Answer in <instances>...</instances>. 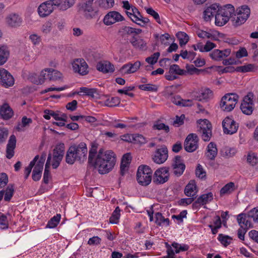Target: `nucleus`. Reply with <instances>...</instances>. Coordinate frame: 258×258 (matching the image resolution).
<instances>
[{
    "mask_svg": "<svg viewBox=\"0 0 258 258\" xmlns=\"http://www.w3.org/2000/svg\"><path fill=\"white\" fill-rule=\"evenodd\" d=\"M14 192V187L12 184H9L5 190L4 200L9 202L13 196Z\"/></svg>",
    "mask_w": 258,
    "mask_h": 258,
    "instance_id": "nucleus-41",
    "label": "nucleus"
},
{
    "mask_svg": "<svg viewBox=\"0 0 258 258\" xmlns=\"http://www.w3.org/2000/svg\"><path fill=\"white\" fill-rule=\"evenodd\" d=\"M249 218H251L249 216L248 213L247 214L241 213L238 215L237 216V221L240 227H247V228L252 227V224L249 221Z\"/></svg>",
    "mask_w": 258,
    "mask_h": 258,
    "instance_id": "nucleus-20",
    "label": "nucleus"
},
{
    "mask_svg": "<svg viewBox=\"0 0 258 258\" xmlns=\"http://www.w3.org/2000/svg\"><path fill=\"white\" fill-rule=\"evenodd\" d=\"M50 68L45 69L42 70L38 78L33 81L34 84L36 85H41L45 82L47 79L49 80Z\"/></svg>",
    "mask_w": 258,
    "mask_h": 258,
    "instance_id": "nucleus-26",
    "label": "nucleus"
},
{
    "mask_svg": "<svg viewBox=\"0 0 258 258\" xmlns=\"http://www.w3.org/2000/svg\"><path fill=\"white\" fill-rule=\"evenodd\" d=\"M0 225L2 229H6L8 228V223L7 217L4 214L0 215Z\"/></svg>",
    "mask_w": 258,
    "mask_h": 258,
    "instance_id": "nucleus-58",
    "label": "nucleus"
},
{
    "mask_svg": "<svg viewBox=\"0 0 258 258\" xmlns=\"http://www.w3.org/2000/svg\"><path fill=\"white\" fill-rule=\"evenodd\" d=\"M120 209L119 207H116L109 218V222L111 224H117L120 217Z\"/></svg>",
    "mask_w": 258,
    "mask_h": 258,
    "instance_id": "nucleus-42",
    "label": "nucleus"
},
{
    "mask_svg": "<svg viewBox=\"0 0 258 258\" xmlns=\"http://www.w3.org/2000/svg\"><path fill=\"white\" fill-rule=\"evenodd\" d=\"M153 130L163 131L165 133H168L170 131L169 127L168 125L162 123L161 120H157L154 121L152 126Z\"/></svg>",
    "mask_w": 258,
    "mask_h": 258,
    "instance_id": "nucleus-31",
    "label": "nucleus"
},
{
    "mask_svg": "<svg viewBox=\"0 0 258 258\" xmlns=\"http://www.w3.org/2000/svg\"><path fill=\"white\" fill-rule=\"evenodd\" d=\"M60 218L61 215L60 214H57L48 221L46 225V228L51 229L55 228L59 223Z\"/></svg>",
    "mask_w": 258,
    "mask_h": 258,
    "instance_id": "nucleus-36",
    "label": "nucleus"
},
{
    "mask_svg": "<svg viewBox=\"0 0 258 258\" xmlns=\"http://www.w3.org/2000/svg\"><path fill=\"white\" fill-rule=\"evenodd\" d=\"M146 142V138L143 135L138 134H134L133 143L144 144Z\"/></svg>",
    "mask_w": 258,
    "mask_h": 258,
    "instance_id": "nucleus-55",
    "label": "nucleus"
},
{
    "mask_svg": "<svg viewBox=\"0 0 258 258\" xmlns=\"http://www.w3.org/2000/svg\"><path fill=\"white\" fill-rule=\"evenodd\" d=\"M155 223L158 226H161V224H164L166 226H169L170 220L168 218H165L160 212L155 213Z\"/></svg>",
    "mask_w": 258,
    "mask_h": 258,
    "instance_id": "nucleus-35",
    "label": "nucleus"
},
{
    "mask_svg": "<svg viewBox=\"0 0 258 258\" xmlns=\"http://www.w3.org/2000/svg\"><path fill=\"white\" fill-rule=\"evenodd\" d=\"M73 70L75 73L84 76L89 73L90 69L89 66H73Z\"/></svg>",
    "mask_w": 258,
    "mask_h": 258,
    "instance_id": "nucleus-34",
    "label": "nucleus"
},
{
    "mask_svg": "<svg viewBox=\"0 0 258 258\" xmlns=\"http://www.w3.org/2000/svg\"><path fill=\"white\" fill-rule=\"evenodd\" d=\"M239 96L236 93H227L222 97L220 106L221 109L224 111H232L237 104Z\"/></svg>",
    "mask_w": 258,
    "mask_h": 258,
    "instance_id": "nucleus-5",
    "label": "nucleus"
},
{
    "mask_svg": "<svg viewBox=\"0 0 258 258\" xmlns=\"http://www.w3.org/2000/svg\"><path fill=\"white\" fill-rule=\"evenodd\" d=\"M52 24L51 22L48 21L44 24L42 27V31L44 34H48L50 33L52 29Z\"/></svg>",
    "mask_w": 258,
    "mask_h": 258,
    "instance_id": "nucleus-62",
    "label": "nucleus"
},
{
    "mask_svg": "<svg viewBox=\"0 0 258 258\" xmlns=\"http://www.w3.org/2000/svg\"><path fill=\"white\" fill-rule=\"evenodd\" d=\"M234 190V183L230 182L225 185L220 190V195L229 194Z\"/></svg>",
    "mask_w": 258,
    "mask_h": 258,
    "instance_id": "nucleus-39",
    "label": "nucleus"
},
{
    "mask_svg": "<svg viewBox=\"0 0 258 258\" xmlns=\"http://www.w3.org/2000/svg\"><path fill=\"white\" fill-rule=\"evenodd\" d=\"M122 20H123V17L120 13L116 11H111L105 16L103 22L105 25L108 26Z\"/></svg>",
    "mask_w": 258,
    "mask_h": 258,
    "instance_id": "nucleus-18",
    "label": "nucleus"
},
{
    "mask_svg": "<svg viewBox=\"0 0 258 258\" xmlns=\"http://www.w3.org/2000/svg\"><path fill=\"white\" fill-rule=\"evenodd\" d=\"M169 167H163L157 169L153 176V182L161 184L166 182L169 178Z\"/></svg>",
    "mask_w": 258,
    "mask_h": 258,
    "instance_id": "nucleus-9",
    "label": "nucleus"
},
{
    "mask_svg": "<svg viewBox=\"0 0 258 258\" xmlns=\"http://www.w3.org/2000/svg\"><path fill=\"white\" fill-rule=\"evenodd\" d=\"M199 124L198 131L202 134V138L205 142L209 141L212 137V124L206 119H200L197 121Z\"/></svg>",
    "mask_w": 258,
    "mask_h": 258,
    "instance_id": "nucleus-8",
    "label": "nucleus"
},
{
    "mask_svg": "<svg viewBox=\"0 0 258 258\" xmlns=\"http://www.w3.org/2000/svg\"><path fill=\"white\" fill-rule=\"evenodd\" d=\"M218 12V5L214 4L208 7L204 12V19L206 21H210L211 18L217 15Z\"/></svg>",
    "mask_w": 258,
    "mask_h": 258,
    "instance_id": "nucleus-23",
    "label": "nucleus"
},
{
    "mask_svg": "<svg viewBox=\"0 0 258 258\" xmlns=\"http://www.w3.org/2000/svg\"><path fill=\"white\" fill-rule=\"evenodd\" d=\"M235 57L238 59L243 57L247 56L248 55L247 51L245 47H240L239 49L236 52L233 53Z\"/></svg>",
    "mask_w": 258,
    "mask_h": 258,
    "instance_id": "nucleus-53",
    "label": "nucleus"
},
{
    "mask_svg": "<svg viewBox=\"0 0 258 258\" xmlns=\"http://www.w3.org/2000/svg\"><path fill=\"white\" fill-rule=\"evenodd\" d=\"M153 171L147 165L139 166L137 172V180L139 184L142 186H147L151 182Z\"/></svg>",
    "mask_w": 258,
    "mask_h": 258,
    "instance_id": "nucleus-4",
    "label": "nucleus"
},
{
    "mask_svg": "<svg viewBox=\"0 0 258 258\" xmlns=\"http://www.w3.org/2000/svg\"><path fill=\"white\" fill-rule=\"evenodd\" d=\"M0 115L3 119L7 120L14 115V111L8 103H4L0 108Z\"/></svg>",
    "mask_w": 258,
    "mask_h": 258,
    "instance_id": "nucleus-22",
    "label": "nucleus"
},
{
    "mask_svg": "<svg viewBox=\"0 0 258 258\" xmlns=\"http://www.w3.org/2000/svg\"><path fill=\"white\" fill-rule=\"evenodd\" d=\"M87 153L88 149L85 143L74 144L69 147L67 152L66 162L71 165L76 161L80 163H84L87 160Z\"/></svg>",
    "mask_w": 258,
    "mask_h": 258,
    "instance_id": "nucleus-2",
    "label": "nucleus"
},
{
    "mask_svg": "<svg viewBox=\"0 0 258 258\" xmlns=\"http://www.w3.org/2000/svg\"><path fill=\"white\" fill-rule=\"evenodd\" d=\"M52 5L47 2L41 4L38 8V13L41 17H45L50 15L53 11Z\"/></svg>",
    "mask_w": 258,
    "mask_h": 258,
    "instance_id": "nucleus-21",
    "label": "nucleus"
},
{
    "mask_svg": "<svg viewBox=\"0 0 258 258\" xmlns=\"http://www.w3.org/2000/svg\"><path fill=\"white\" fill-rule=\"evenodd\" d=\"M80 90V92L83 93L82 95L88 96L92 98H98L99 97L97 89L81 87Z\"/></svg>",
    "mask_w": 258,
    "mask_h": 258,
    "instance_id": "nucleus-28",
    "label": "nucleus"
},
{
    "mask_svg": "<svg viewBox=\"0 0 258 258\" xmlns=\"http://www.w3.org/2000/svg\"><path fill=\"white\" fill-rule=\"evenodd\" d=\"M190 66H186V70L180 69L179 66H170L169 71L165 74V78L169 81L174 80L177 78L178 75H182L186 73L190 75L200 74L208 72L209 70H213L217 72L220 75L237 72L246 73L254 72L258 71V66H240L236 68L232 66H227L223 67V66H211L206 69H198L195 67L189 68Z\"/></svg>",
    "mask_w": 258,
    "mask_h": 258,
    "instance_id": "nucleus-1",
    "label": "nucleus"
},
{
    "mask_svg": "<svg viewBox=\"0 0 258 258\" xmlns=\"http://www.w3.org/2000/svg\"><path fill=\"white\" fill-rule=\"evenodd\" d=\"M218 10L222 13L223 15H225L226 17H228V19H231L232 20V17L235 12V9L234 7L230 4H228L223 6V7H220L218 5Z\"/></svg>",
    "mask_w": 258,
    "mask_h": 258,
    "instance_id": "nucleus-24",
    "label": "nucleus"
},
{
    "mask_svg": "<svg viewBox=\"0 0 258 258\" xmlns=\"http://www.w3.org/2000/svg\"><path fill=\"white\" fill-rule=\"evenodd\" d=\"M8 182V177L6 173L0 174V188L4 187Z\"/></svg>",
    "mask_w": 258,
    "mask_h": 258,
    "instance_id": "nucleus-64",
    "label": "nucleus"
},
{
    "mask_svg": "<svg viewBox=\"0 0 258 258\" xmlns=\"http://www.w3.org/2000/svg\"><path fill=\"white\" fill-rule=\"evenodd\" d=\"M114 0H99V5L100 7L107 9L113 6Z\"/></svg>",
    "mask_w": 258,
    "mask_h": 258,
    "instance_id": "nucleus-52",
    "label": "nucleus"
},
{
    "mask_svg": "<svg viewBox=\"0 0 258 258\" xmlns=\"http://www.w3.org/2000/svg\"><path fill=\"white\" fill-rule=\"evenodd\" d=\"M14 79L11 74L4 69H0V84L5 88L14 85Z\"/></svg>",
    "mask_w": 258,
    "mask_h": 258,
    "instance_id": "nucleus-14",
    "label": "nucleus"
},
{
    "mask_svg": "<svg viewBox=\"0 0 258 258\" xmlns=\"http://www.w3.org/2000/svg\"><path fill=\"white\" fill-rule=\"evenodd\" d=\"M199 138L196 134H189L186 138L184 142V148L189 153L196 151L198 147Z\"/></svg>",
    "mask_w": 258,
    "mask_h": 258,
    "instance_id": "nucleus-12",
    "label": "nucleus"
},
{
    "mask_svg": "<svg viewBox=\"0 0 258 258\" xmlns=\"http://www.w3.org/2000/svg\"><path fill=\"white\" fill-rule=\"evenodd\" d=\"M133 28L129 26H122L118 30V34L122 37L133 34Z\"/></svg>",
    "mask_w": 258,
    "mask_h": 258,
    "instance_id": "nucleus-44",
    "label": "nucleus"
},
{
    "mask_svg": "<svg viewBox=\"0 0 258 258\" xmlns=\"http://www.w3.org/2000/svg\"><path fill=\"white\" fill-rule=\"evenodd\" d=\"M172 245L175 249L176 253H178L181 251H185L189 249V246L187 244H180L177 242H174Z\"/></svg>",
    "mask_w": 258,
    "mask_h": 258,
    "instance_id": "nucleus-48",
    "label": "nucleus"
},
{
    "mask_svg": "<svg viewBox=\"0 0 258 258\" xmlns=\"http://www.w3.org/2000/svg\"><path fill=\"white\" fill-rule=\"evenodd\" d=\"M115 155L111 150L105 151L103 157H96L93 167L97 168L98 172L104 174L110 172L115 164Z\"/></svg>",
    "mask_w": 258,
    "mask_h": 258,
    "instance_id": "nucleus-3",
    "label": "nucleus"
},
{
    "mask_svg": "<svg viewBox=\"0 0 258 258\" xmlns=\"http://www.w3.org/2000/svg\"><path fill=\"white\" fill-rule=\"evenodd\" d=\"M140 90L149 92H157L158 91V86L152 84H146L139 86Z\"/></svg>",
    "mask_w": 258,
    "mask_h": 258,
    "instance_id": "nucleus-46",
    "label": "nucleus"
},
{
    "mask_svg": "<svg viewBox=\"0 0 258 258\" xmlns=\"http://www.w3.org/2000/svg\"><path fill=\"white\" fill-rule=\"evenodd\" d=\"M247 161L251 165L254 166L258 162V158L254 153L249 154L247 156Z\"/></svg>",
    "mask_w": 258,
    "mask_h": 258,
    "instance_id": "nucleus-60",
    "label": "nucleus"
},
{
    "mask_svg": "<svg viewBox=\"0 0 258 258\" xmlns=\"http://www.w3.org/2000/svg\"><path fill=\"white\" fill-rule=\"evenodd\" d=\"M32 122V119L31 118H27L24 116L22 118L21 123L19 122L16 126V130L18 132L22 131V127H25Z\"/></svg>",
    "mask_w": 258,
    "mask_h": 258,
    "instance_id": "nucleus-38",
    "label": "nucleus"
},
{
    "mask_svg": "<svg viewBox=\"0 0 258 258\" xmlns=\"http://www.w3.org/2000/svg\"><path fill=\"white\" fill-rule=\"evenodd\" d=\"M16 138L15 135H12L10 136L7 145V148L15 149L16 145Z\"/></svg>",
    "mask_w": 258,
    "mask_h": 258,
    "instance_id": "nucleus-63",
    "label": "nucleus"
},
{
    "mask_svg": "<svg viewBox=\"0 0 258 258\" xmlns=\"http://www.w3.org/2000/svg\"><path fill=\"white\" fill-rule=\"evenodd\" d=\"M120 102V98L118 97H112L106 99L105 101V104L107 106L114 107L117 106Z\"/></svg>",
    "mask_w": 258,
    "mask_h": 258,
    "instance_id": "nucleus-45",
    "label": "nucleus"
},
{
    "mask_svg": "<svg viewBox=\"0 0 258 258\" xmlns=\"http://www.w3.org/2000/svg\"><path fill=\"white\" fill-rule=\"evenodd\" d=\"M254 94L252 92H249L245 96L243 99L240 105V109L242 112L246 115L252 114L254 109V103L253 101Z\"/></svg>",
    "mask_w": 258,
    "mask_h": 258,
    "instance_id": "nucleus-10",
    "label": "nucleus"
},
{
    "mask_svg": "<svg viewBox=\"0 0 258 258\" xmlns=\"http://www.w3.org/2000/svg\"><path fill=\"white\" fill-rule=\"evenodd\" d=\"M97 70L103 74L112 73L115 70L114 66H97Z\"/></svg>",
    "mask_w": 258,
    "mask_h": 258,
    "instance_id": "nucleus-50",
    "label": "nucleus"
},
{
    "mask_svg": "<svg viewBox=\"0 0 258 258\" xmlns=\"http://www.w3.org/2000/svg\"><path fill=\"white\" fill-rule=\"evenodd\" d=\"M145 9H146V12L148 14H149L151 16H152L155 19V20L156 21V22L158 23L161 24V21H160V16H159V14H158L157 12L155 11L151 8H145Z\"/></svg>",
    "mask_w": 258,
    "mask_h": 258,
    "instance_id": "nucleus-57",
    "label": "nucleus"
},
{
    "mask_svg": "<svg viewBox=\"0 0 258 258\" xmlns=\"http://www.w3.org/2000/svg\"><path fill=\"white\" fill-rule=\"evenodd\" d=\"M248 215L254 222L258 223V208H253L248 212Z\"/></svg>",
    "mask_w": 258,
    "mask_h": 258,
    "instance_id": "nucleus-61",
    "label": "nucleus"
},
{
    "mask_svg": "<svg viewBox=\"0 0 258 258\" xmlns=\"http://www.w3.org/2000/svg\"><path fill=\"white\" fill-rule=\"evenodd\" d=\"M49 74V81H55L62 78V74L56 70L50 69V73Z\"/></svg>",
    "mask_w": 258,
    "mask_h": 258,
    "instance_id": "nucleus-49",
    "label": "nucleus"
},
{
    "mask_svg": "<svg viewBox=\"0 0 258 258\" xmlns=\"http://www.w3.org/2000/svg\"><path fill=\"white\" fill-rule=\"evenodd\" d=\"M130 42L134 48L140 50H145L147 49L146 42L142 39L133 36L130 40Z\"/></svg>",
    "mask_w": 258,
    "mask_h": 258,
    "instance_id": "nucleus-25",
    "label": "nucleus"
},
{
    "mask_svg": "<svg viewBox=\"0 0 258 258\" xmlns=\"http://www.w3.org/2000/svg\"><path fill=\"white\" fill-rule=\"evenodd\" d=\"M93 0H86L82 3L80 11L84 13L87 19H91L94 16L96 11L92 7Z\"/></svg>",
    "mask_w": 258,
    "mask_h": 258,
    "instance_id": "nucleus-17",
    "label": "nucleus"
},
{
    "mask_svg": "<svg viewBox=\"0 0 258 258\" xmlns=\"http://www.w3.org/2000/svg\"><path fill=\"white\" fill-rule=\"evenodd\" d=\"M44 113H46L49 115H50V116H52L54 119L57 121H66V119L64 118L60 117L58 115V114L56 113L53 110H49V109H45L44 111Z\"/></svg>",
    "mask_w": 258,
    "mask_h": 258,
    "instance_id": "nucleus-59",
    "label": "nucleus"
},
{
    "mask_svg": "<svg viewBox=\"0 0 258 258\" xmlns=\"http://www.w3.org/2000/svg\"><path fill=\"white\" fill-rule=\"evenodd\" d=\"M65 145L63 143L56 145L53 150L52 166L53 169H56L59 165L64 155Z\"/></svg>",
    "mask_w": 258,
    "mask_h": 258,
    "instance_id": "nucleus-7",
    "label": "nucleus"
},
{
    "mask_svg": "<svg viewBox=\"0 0 258 258\" xmlns=\"http://www.w3.org/2000/svg\"><path fill=\"white\" fill-rule=\"evenodd\" d=\"M172 167L174 169V174L176 176L178 177L183 174L185 169V165L180 156L177 155L174 158Z\"/></svg>",
    "mask_w": 258,
    "mask_h": 258,
    "instance_id": "nucleus-15",
    "label": "nucleus"
},
{
    "mask_svg": "<svg viewBox=\"0 0 258 258\" xmlns=\"http://www.w3.org/2000/svg\"><path fill=\"white\" fill-rule=\"evenodd\" d=\"M168 157V150L165 145H162L161 148L157 149L152 155L153 161L158 164L164 163Z\"/></svg>",
    "mask_w": 258,
    "mask_h": 258,
    "instance_id": "nucleus-11",
    "label": "nucleus"
},
{
    "mask_svg": "<svg viewBox=\"0 0 258 258\" xmlns=\"http://www.w3.org/2000/svg\"><path fill=\"white\" fill-rule=\"evenodd\" d=\"M7 25L11 28H17L22 23V18L16 13H12L8 15L5 19Z\"/></svg>",
    "mask_w": 258,
    "mask_h": 258,
    "instance_id": "nucleus-16",
    "label": "nucleus"
},
{
    "mask_svg": "<svg viewBox=\"0 0 258 258\" xmlns=\"http://www.w3.org/2000/svg\"><path fill=\"white\" fill-rule=\"evenodd\" d=\"M43 166L36 164L34 167L32 171V178L34 181H37L40 180L41 177V174Z\"/></svg>",
    "mask_w": 258,
    "mask_h": 258,
    "instance_id": "nucleus-33",
    "label": "nucleus"
},
{
    "mask_svg": "<svg viewBox=\"0 0 258 258\" xmlns=\"http://www.w3.org/2000/svg\"><path fill=\"white\" fill-rule=\"evenodd\" d=\"M176 36L179 40V44L181 46L185 45L189 40L188 36L183 32H178Z\"/></svg>",
    "mask_w": 258,
    "mask_h": 258,
    "instance_id": "nucleus-43",
    "label": "nucleus"
},
{
    "mask_svg": "<svg viewBox=\"0 0 258 258\" xmlns=\"http://www.w3.org/2000/svg\"><path fill=\"white\" fill-rule=\"evenodd\" d=\"M231 53V49L227 48L224 50L214 49L210 53V57L214 60L220 61L228 56Z\"/></svg>",
    "mask_w": 258,
    "mask_h": 258,
    "instance_id": "nucleus-19",
    "label": "nucleus"
},
{
    "mask_svg": "<svg viewBox=\"0 0 258 258\" xmlns=\"http://www.w3.org/2000/svg\"><path fill=\"white\" fill-rule=\"evenodd\" d=\"M222 127L224 134L232 135L236 133L238 124L229 117H226L222 121Z\"/></svg>",
    "mask_w": 258,
    "mask_h": 258,
    "instance_id": "nucleus-13",
    "label": "nucleus"
},
{
    "mask_svg": "<svg viewBox=\"0 0 258 258\" xmlns=\"http://www.w3.org/2000/svg\"><path fill=\"white\" fill-rule=\"evenodd\" d=\"M250 13V9L247 6H243L237 9L232 17V21L234 22V25L238 26L243 24L249 17Z\"/></svg>",
    "mask_w": 258,
    "mask_h": 258,
    "instance_id": "nucleus-6",
    "label": "nucleus"
},
{
    "mask_svg": "<svg viewBox=\"0 0 258 258\" xmlns=\"http://www.w3.org/2000/svg\"><path fill=\"white\" fill-rule=\"evenodd\" d=\"M207 149L208 151L207 158L211 160H214L218 153L216 144L214 142H210L208 145Z\"/></svg>",
    "mask_w": 258,
    "mask_h": 258,
    "instance_id": "nucleus-27",
    "label": "nucleus"
},
{
    "mask_svg": "<svg viewBox=\"0 0 258 258\" xmlns=\"http://www.w3.org/2000/svg\"><path fill=\"white\" fill-rule=\"evenodd\" d=\"M197 199L198 203H200V205H204L213 200V195L211 192H210L201 195Z\"/></svg>",
    "mask_w": 258,
    "mask_h": 258,
    "instance_id": "nucleus-37",
    "label": "nucleus"
},
{
    "mask_svg": "<svg viewBox=\"0 0 258 258\" xmlns=\"http://www.w3.org/2000/svg\"><path fill=\"white\" fill-rule=\"evenodd\" d=\"M9 55V50L6 46L0 47V64H4L6 62Z\"/></svg>",
    "mask_w": 258,
    "mask_h": 258,
    "instance_id": "nucleus-32",
    "label": "nucleus"
},
{
    "mask_svg": "<svg viewBox=\"0 0 258 258\" xmlns=\"http://www.w3.org/2000/svg\"><path fill=\"white\" fill-rule=\"evenodd\" d=\"M228 17L223 15L220 11L218 10L217 15H215V24L218 26H222L226 24L228 21Z\"/></svg>",
    "mask_w": 258,
    "mask_h": 258,
    "instance_id": "nucleus-30",
    "label": "nucleus"
},
{
    "mask_svg": "<svg viewBox=\"0 0 258 258\" xmlns=\"http://www.w3.org/2000/svg\"><path fill=\"white\" fill-rule=\"evenodd\" d=\"M160 55V54L159 52H156L151 56L147 57L146 58V61L149 64H154L157 62Z\"/></svg>",
    "mask_w": 258,
    "mask_h": 258,
    "instance_id": "nucleus-54",
    "label": "nucleus"
},
{
    "mask_svg": "<svg viewBox=\"0 0 258 258\" xmlns=\"http://www.w3.org/2000/svg\"><path fill=\"white\" fill-rule=\"evenodd\" d=\"M196 175L197 177L201 179L206 177V172L203 169L202 166L200 164H198L196 169Z\"/></svg>",
    "mask_w": 258,
    "mask_h": 258,
    "instance_id": "nucleus-56",
    "label": "nucleus"
},
{
    "mask_svg": "<svg viewBox=\"0 0 258 258\" xmlns=\"http://www.w3.org/2000/svg\"><path fill=\"white\" fill-rule=\"evenodd\" d=\"M218 239L222 245L224 246H227L231 243V240L232 238L228 235L219 234Z\"/></svg>",
    "mask_w": 258,
    "mask_h": 258,
    "instance_id": "nucleus-47",
    "label": "nucleus"
},
{
    "mask_svg": "<svg viewBox=\"0 0 258 258\" xmlns=\"http://www.w3.org/2000/svg\"><path fill=\"white\" fill-rule=\"evenodd\" d=\"M197 186L194 180H191L188 183L185 187L184 194L187 197H194L197 193V191L195 192Z\"/></svg>",
    "mask_w": 258,
    "mask_h": 258,
    "instance_id": "nucleus-29",
    "label": "nucleus"
},
{
    "mask_svg": "<svg viewBox=\"0 0 258 258\" xmlns=\"http://www.w3.org/2000/svg\"><path fill=\"white\" fill-rule=\"evenodd\" d=\"M197 34L198 36L201 38H209L212 40H217L216 36L204 30H199L197 31Z\"/></svg>",
    "mask_w": 258,
    "mask_h": 258,
    "instance_id": "nucleus-51",
    "label": "nucleus"
},
{
    "mask_svg": "<svg viewBox=\"0 0 258 258\" xmlns=\"http://www.w3.org/2000/svg\"><path fill=\"white\" fill-rule=\"evenodd\" d=\"M212 94V91L210 89L206 88L201 91L199 94V95L197 96V99L199 101L207 99L210 97Z\"/></svg>",
    "mask_w": 258,
    "mask_h": 258,
    "instance_id": "nucleus-40",
    "label": "nucleus"
}]
</instances>
